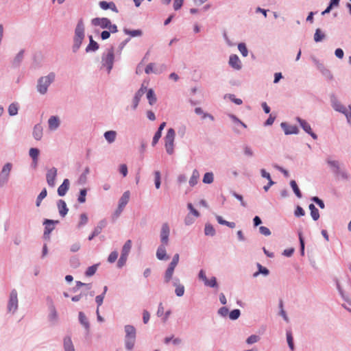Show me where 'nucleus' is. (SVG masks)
I'll list each match as a JSON object with an SVG mask.
<instances>
[{
	"label": "nucleus",
	"mask_w": 351,
	"mask_h": 351,
	"mask_svg": "<svg viewBox=\"0 0 351 351\" xmlns=\"http://www.w3.org/2000/svg\"><path fill=\"white\" fill-rule=\"evenodd\" d=\"M87 194V191L86 189H81L80 191V194L77 198L78 202L82 204L86 202V195Z\"/></svg>",
	"instance_id": "60"
},
{
	"label": "nucleus",
	"mask_w": 351,
	"mask_h": 351,
	"mask_svg": "<svg viewBox=\"0 0 351 351\" xmlns=\"http://www.w3.org/2000/svg\"><path fill=\"white\" fill-rule=\"evenodd\" d=\"M74 35L82 39L85 38V27L82 19L78 21L75 28Z\"/></svg>",
	"instance_id": "22"
},
{
	"label": "nucleus",
	"mask_w": 351,
	"mask_h": 351,
	"mask_svg": "<svg viewBox=\"0 0 351 351\" xmlns=\"http://www.w3.org/2000/svg\"><path fill=\"white\" fill-rule=\"evenodd\" d=\"M259 340V336L256 335H252L246 339V343L249 345H251L257 343Z\"/></svg>",
	"instance_id": "62"
},
{
	"label": "nucleus",
	"mask_w": 351,
	"mask_h": 351,
	"mask_svg": "<svg viewBox=\"0 0 351 351\" xmlns=\"http://www.w3.org/2000/svg\"><path fill=\"white\" fill-rule=\"evenodd\" d=\"M175 268L176 267H172L171 265L168 266L167 270L165 271V275H164V279H165V282L168 283L172 279Z\"/></svg>",
	"instance_id": "38"
},
{
	"label": "nucleus",
	"mask_w": 351,
	"mask_h": 351,
	"mask_svg": "<svg viewBox=\"0 0 351 351\" xmlns=\"http://www.w3.org/2000/svg\"><path fill=\"white\" fill-rule=\"evenodd\" d=\"M132 248V241L131 240H128L125 244L123 245L122 250H121V254L123 255L128 256L129 255V253Z\"/></svg>",
	"instance_id": "49"
},
{
	"label": "nucleus",
	"mask_w": 351,
	"mask_h": 351,
	"mask_svg": "<svg viewBox=\"0 0 351 351\" xmlns=\"http://www.w3.org/2000/svg\"><path fill=\"white\" fill-rule=\"evenodd\" d=\"M194 112L196 114L201 116L202 119H208L212 121L215 120L214 117L211 114L204 112L200 107L195 108Z\"/></svg>",
	"instance_id": "33"
},
{
	"label": "nucleus",
	"mask_w": 351,
	"mask_h": 351,
	"mask_svg": "<svg viewBox=\"0 0 351 351\" xmlns=\"http://www.w3.org/2000/svg\"><path fill=\"white\" fill-rule=\"evenodd\" d=\"M23 58V51H21L20 52H19L16 54V56L14 58L13 64L15 66H19L20 64V63L21 62Z\"/></svg>",
	"instance_id": "61"
},
{
	"label": "nucleus",
	"mask_w": 351,
	"mask_h": 351,
	"mask_svg": "<svg viewBox=\"0 0 351 351\" xmlns=\"http://www.w3.org/2000/svg\"><path fill=\"white\" fill-rule=\"evenodd\" d=\"M326 162L334 174L337 173V172L341 169V165L339 161L335 160L330 156L326 159Z\"/></svg>",
	"instance_id": "17"
},
{
	"label": "nucleus",
	"mask_w": 351,
	"mask_h": 351,
	"mask_svg": "<svg viewBox=\"0 0 351 351\" xmlns=\"http://www.w3.org/2000/svg\"><path fill=\"white\" fill-rule=\"evenodd\" d=\"M199 178V171L197 169H193L191 176L189 181V185L191 186H195L198 182Z\"/></svg>",
	"instance_id": "36"
},
{
	"label": "nucleus",
	"mask_w": 351,
	"mask_h": 351,
	"mask_svg": "<svg viewBox=\"0 0 351 351\" xmlns=\"http://www.w3.org/2000/svg\"><path fill=\"white\" fill-rule=\"evenodd\" d=\"M58 319L59 316L55 305H49L48 315L49 321L52 324H56L58 321Z\"/></svg>",
	"instance_id": "21"
},
{
	"label": "nucleus",
	"mask_w": 351,
	"mask_h": 351,
	"mask_svg": "<svg viewBox=\"0 0 351 351\" xmlns=\"http://www.w3.org/2000/svg\"><path fill=\"white\" fill-rule=\"evenodd\" d=\"M204 286L217 289L219 288V284L217 282V278L214 276H210L205 283Z\"/></svg>",
	"instance_id": "37"
},
{
	"label": "nucleus",
	"mask_w": 351,
	"mask_h": 351,
	"mask_svg": "<svg viewBox=\"0 0 351 351\" xmlns=\"http://www.w3.org/2000/svg\"><path fill=\"white\" fill-rule=\"evenodd\" d=\"M170 226L167 222H165L161 225L160 230V241L161 243L169 245L170 236Z\"/></svg>",
	"instance_id": "9"
},
{
	"label": "nucleus",
	"mask_w": 351,
	"mask_h": 351,
	"mask_svg": "<svg viewBox=\"0 0 351 351\" xmlns=\"http://www.w3.org/2000/svg\"><path fill=\"white\" fill-rule=\"evenodd\" d=\"M98 266H99V264H95V265L88 267L85 272V275L86 276H93L96 273Z\"/></svg>",
	"instance_id": "55"
},
{
	"label": "nucleus",
	"mask_w": 351,
	"mask_h": 351,
	"mask_svg": "<svg viewBox=\"0 0 351 351\" xmlns=\"http://www.w3.org/2000/svg\"><path fill=\"white\" fill-rule=\"evenodd\" d=\"M47 195V191L46 189H43L39 195L36 197V206L39 207L41 204L43 199H44Z\"/></svg>",
	"instance_id": "48"
},
{
	"label": "nucleus",
	"mask_w": 351,
	"mask_h": 351,
	"mask_svg": "<svg viewBox=\"0 0 351 351\" xmlns=\"http://www.w3.org/2000/svg\"><path fill=\"white\" fill-rule=\"evenodd\" d=\"M58 223V221L45 219L43 223V224L45 225L44 236L46 237L47 235H49L54 229V225Z\"/></svg>",
	"instance_id": "27"
},
{
	"label": "nucleus",
	"mask_w": 351,
	"mask_h": 351,
	"mask_svg": "<svg viewBox=\"0 0 351 351\" xmlns=\"http://www.w3.org/2000/svg\"><path fill=\"white\" fill-rule=\"evenodd\" d=\"M228 65L235 71H240L243 67L242 62L237 54L229 56Z\"/></svg>",
	"instance_id": "13"
},
{
	"label": "nucleus",
	"mask_w": 351,
	"mask_h": 351,
	"mask_svg": "<svg viewBox=\"0 0 351 351\" xmlns=\"http://www.w3.org/2000/svg\"><path fill=\"white\" fill-rule=\"evenodd\" d=\"M19 105L17 102L10 104L8 108V112L10 116H15L18 114Z\"/></svg>",
	"instance_id": "39"
},
{
	"label": "nucleus",
	"mask_w": 351,
	"mask_h": 351,
	"mask_svg": "<svg viewBox=\"0 0 351 351\" xmlns=\"http://www.w3.org/2000/svg\"><path fill=\"white\" fill-rule=\"evenodd\" d=\"M238 49L243 57H247L248 56V50L245 43H239Z\"/></svg>",
	"instance_id": "58"
},
{
	"label": "nucleus",
	"mask_w": 351,
	"mask_h": 351,
	"mask_svg": "<svg viewBox=\"0 0 351 351\" xmlns=\"http://www.w3.org/2000/svg\"><path fill=\"white\" fill-rule=\"evenodd\" d=\"M325 37H326L325 34L324 32H322V31L320 29L317 28L315 30V32L314 36H313L315 42H316V43L321 42L325 38Z\"/></svg>",
	"instance_id": "45"
},
{
	"label": "nucleus",
	"mask_w": 351,
	"mask_h": 351,
	"mask_svg": "<svg viewBox=\"0 0 351 351\" xmlns=\"http://www.w3.org/2000/svg\"><path fill=\"white\" fill-rule=\"evenodd\" d=\"M228 116L229 117V118L232 120V121L234 124L238 125H241L244 128H247V125L243 121H241L238 117H237L235 115H234L232 114H228Z\"/></svg>",
	"instance_id": "53"
},
{
	"label": "nucleus",
	"mask_w": 351,
	"mask_h": 351,
	"mask_svg": "<svg viewBox=\"0 0 351 351\" xmlns=\"http://www.w3.org/2000/svg\"><path fill=\"white\" fill-rule=\"evenodd\" d=\"M187 208L189 210V213L188 214H191L196 219L198 218L200 216V213L198 210H197L193 206L191 203L187 204Z\"/></svg>",
	"instance_id": "54"
},
{
	"label": "nucleus",
	"mask_w": 351,
	"mask_h": 351,
	"mask_svg": "<svg viewBox=\"0 0 351 351\" xmlns=\"http://www.w3.org/2000/svg\"><path fill=\"white\" fill-rule=\"evenodd\" d=\"M14 164L11 162H6L3 164L0 169V188L6 186L12 177Z\"/></svg>",
	"instance_id": "6"
},
{
	"label": "nucleus",
	"mask_w": 351,
	"mask_h": 351,
	"mask_svg": "<svg viewBox=\"0 0 351 351\" xmlns=\"http://www.w3.org/2000/svg\"><path fill=\"white\" fill-rule=\"evenodd\" d=\"M335 175L342 180H347L350 178V174L346 170L341 169Z\"/></svg>",
	"instance_id": "57"
},
{
	"label": "nucleus",
	"mask_w": 351,
	"mask_h": 351,
	"mask_svg": "<svg viewBox=\"0 0 351 351\" xmlns=\"http://www.w3.org/2000/svg\"><path fill=\"white\" fill-rule=\"evenodd\" d=\"M173 286L175 287V293L178 297H182L184 294L185 288L183 285L180 282L178 278H175L173 281Z\"/></svg>",
	"instance_id": "24"
},
{
	"label": "nucleus",
	"mask_w": 351,
	"mask_h": 351,
	"mask_svg": "<svg viewBox=\"0 0 351 351\" xmlns=\"http://www.w3.org/2000/svg\"><path fill=\"white\" fill-rule=\"evenodd\" d=\"M154 175V184L156 189H159L161 185V173L159 171H155Z\"/></svg>",
	"instance_id": "50"
},
{
	"label": "nucleus",
	"mask_w": 351,
	"mask_h": 351,
	"mask_svg": "<svg viewBox=\"0 0 351 351\" xmlns=\"http://www.w3.org/2000/svg\"><path fill=\"white\" fill-rule=\"evenodd\" d=\"M295 119L305 132L308 134L313 139L316 140L317 138V134L312 131L311 125L306 120L300 117H296Z\"/></svg>",
	"instance_id": "14"
},
{
	"label": "nucleus",
	"mask_w": 351,
	"mask_h": 351,
	"mask_svg": "<svg viewBox=\"0 0 351 351\" xmlns=\"http://www.w3.org/2000/svg\"><path fill=\"white\" fill-rule=\"evenodd\" d=\"M61 121L58 116L53 115L47 120L48 130L50 132L56 131L60 126Z\"/></svg>",
	"instance_id": "15"
},
{
	"label": "nucleus",
	"mask_w": 351,
	"mask_h": 351,
	"mask_svg": "<svg viewBox=\"0 0 351 351\" xmlns=\"http://www.w3.org/2000/svg\"><path fill=\"white\" fill-rule=\"evenodd\" d=\"M123 210V208L118 206L116 210L113 212V213L111 215L112 220L116 221L119 217Z\"/></svg>",
	"instance_id": "59"
},
{
	"label": "nucleus",
	"mask_w": 351,
	"mask_h": 351,
	"mask_svg": "<svg viewBox=\"0 0 351 351\" xmlns=\"http://www.w3.org/2000/svg\"><path fill=\"white\" fill-rule=\"evenodd\" d=\"M216 233L214 227L210 223H206L204 228V234L206 236L213 237Z\"/></svg>",
	"instance_id": "47"
},
{
	"label": "nucleus",
	"mask_w": 351,
	"mask_h": 351,
	"mask_svg": "<svg viewBox=\"0 0 351 351\" xmlns=\"http://www.w3.org/2000/svg\"><path fill=\"white\" fill-rule=\"evenodd\" d=\"M196 218L194 217L191 214H187L184 219V223L186 226H191L195 223Z\"/></svg>",
	"instance_id": "56"
},
{
	"label": "nucleus",
	"mask_w": 351,
	"mask_h": 351,
	"mask_svg": "<svg viewBox=\"0 0 351 351\" xmlns=\"http://www.w3.org/2000/svg\"><path fill=\"white\" fill-rule=\"evenodd\" d=\"M56 75L54 72H50L47 75L40 77L36 82V89L40 95H45L49 86L55 82Z\"/></svg>",
	"instance_id": "3"
},
{
	"label": "nucleus",
	"mask_w": 351,
	"mask_h": 351,
	"mask_svg": "<svg viewBox=\"0 0 351 351\" xmlns=\"http://www.w3.org/2000/svg\"><path fill=\"white\" fill-rule=\"evenodd\" d=\"M91 25L95 27H99L103 29H108L112 32V34L118 32L117 25L112 23L111 21L106 17H96L91 20Z\"/></svg>",
	"instance_id": "5"
},
{
	"label": "nucleus",
	"mask_w": 351,
	"mask_h": 351,
	"mask_svg": "<svg viewBox=\"0 0 351 351\" xmlns=\"http://www.w3.org/2000/svg\"><path fill=\"white\" fill-rule=\"evenodd\" d=\"M32 136L36 141H40L43 136V128L40 123L36 124L33 128Z\"/></svg>",
	"instance_id": "25"
},
{
	"label": "nucleus",
	"mask_w": 351,
	"mask_h": 351,
	"mask_svg": "<svg viewBox=\"0 0 351 351\" xmlns=\"http://www.w3.org/2000/svg\"><path fill=\"white\" fill-rule=\"evenodd\" d=\"M290 186L291 187V189H293L294 193L295 194V195L298 197V198H301L302 197V193L300 191V189L299 187L297 185V183L295 180H291L290 182Z\"/></svg>",
	"instance_id": "52"
},
{
	"label": "nucleus",
	"mask_w": 351,
	"mask_h": 351,
	"mask_svg": "<svg viewBox=\"0 0 351 351\" xmlns=\"http://www.w3.org/2000/svg\"><path fill=\"white\" fill-rule=\"evenodd\" d=\"M214 181V174L213 172H206L204 173L202 182L204 184H211Z\"/></svg>",
	"instance_id": "51"
},
{
	"label": "nucleus",
	"mask_w": 351,
	"mask_h": 351,
	"mask_svg": "<svg viewBox=\"0 0 351 351\" xmlns=\"http://www.w3.org/2000/svg\"><path fill=\"white\" fill-rule=\"evenodd\" d=\"M117 133L114 130H108L104 132V137L109 144L113 143L117 138Z\"/></svg>",
	"instance_id": "32"
},
{
	"label": "nucleus",
	"mask_w": 351,
	"mask_h": 351,
	"mask_svg": "<svg viewBox=\"0 0 351 351\" xmlns=\"http://www.w3.org/2000/svg\"><path fill=\"white\" fill-rule=\"evenodd\" d=\"M57 207H58V213H59L60 215L62 217H64L67 215L68 211H69V209L67 208L65 201L63 199H59L57 202Z\"/></svg>",
	"instance_id": "28"
},
{
	"label": "nucleus",
	"mask_w": 351,
	"mask_h": 351,
	"mask_svg": "<svg viewBox=\"0 0 351 351\" xmlns=\"http://www.w3.org/2000/svg\"><path fill=\"white\" fill-rule=\"evenodd\" d=\"M58 170L56 167H51L47 170L46 173V181L49 186L53 188L56 186V180Z\"/></svg>",
	"instance_id": "11"
},
{
	"label": "nucleus",
	"mask_w": 351,
	"mask_h": 351,
	"mask_svg": "<svg viewBox=\"0 0 351 351\" xmlns=\"http://www.w3.org/2000/svg\"><path fill=\"white\" fill-rule=\"evenodd\" d=\"M83 40L84 39L74 35L73 44L72 47V50L74 53H76L79 50L82 45Z\"/></svg>",
	"instance_id": "40"
},
{
	"label": "nucleus",
	"mask_w": 351,
	"mask_h": 351,
	"mask_svg": "<svg viewBox=\"0 0 351 351\" xmlns=\"http://www.w3.org/2000/svg\"><path fill=\"white\" fill-rule=\"evenodd\" d=\"M29 156L32 159L30 167L36 169L38 165L40 150L36 147H32L29 149Z\"/></svg>",
	"instance_id": "12"
},
{
	"label": "nucleus",
	"mask_w": 351,
	"mask_h": 351,
	"mask_svg": "<svg viewBox=\"0 0 351 351\" xmlns=\"http://www.w3.org/2000/svg\"><path fill=\"white\" fill-rule=\"evenodd\" d=\"M256 267L258 268V271L253 274L254 278L258 277L260 274H262L264 276H267L269 274V269L262 266L260 263H257Z\"/></svg>",
	"instance_id": "34"
},
{
	"label": "nucleus",
	"mask_w": 351,
	"mask_h": 351,
	"mask_svg": "<svg viewBox=\"0 0 351 351\" xmlns=\"http://www.w3.org/2000/svg\"><path fill=\"white\" fill-rule=\"evenodd\" d=\"M146 91H147V87L145 86L143 84H142L141 88L135 93V95L132 99V109L133 110L136 109L141 97L146 93Z\"/></svg>",
	"instance_id": "16"
},
{
	"label": "nucleus",
	"mask_w": 351,
	"mask_h": 351,
	"mask_svg": "<svg viewBox=\"0 0 351 351\" xmlns=\"http://www.w3.org/2000/svg\"><path fill=\"white\" fill-rule=\"evenodd\" d=\"M123 32L126 35H129L131 37H140L143 35V32L141 29L130 30L128 29H124Z\"/></svg>",
	"instance_id": "43"
},
{
	"label": "nucleus",
	"mask_w": 351,
	"mask_h": 351,
	"mask_svg": "<svg viewBox=\"0 0 351 351\" xmlns=\"http://www.w3.org/2000/svg\"><path fill=\"white\" fill-rule=\"evenodd\" d=\"M168 245H165L161 243L157 248L156 256V258L160 261H165L168 259V256L167 255V250L166 247Z\"/></svg>",
	"instance_id": "20"
},
{
	"label": "nucleus",
	"mask_w": 351,
	"mask_h": 351,
	"mask_svg": "<svg viewBox=\"0 0 351 351\" xmlns=\"http://www.w3.org/2000/svg\"><path fill=\"white\" fill-rule=\"evenodd\" d=\"M88 38L89 44L86 47V52L90 53L97 51L99 48V44L93 40V36L91 35L88 36Z\"/></svg>",
	"instance_id": "30"
},
{
	"label": "nucleus",
	"mask_w": 351,
	"mask_h": 351,
	"mask_svg": "<svg viewBox=\"0 0 351 351\" xmlns=\"http://www.w3.org/2000/svg\"><path fill=\"white\" fill-rule=\"evenodd\" d=\"M90 172L89 167H86L83 173L78 178V183L80 184H84L87 181V176Z\"/></svg>",
	"instance_id": "44"
},
{
	"label": "nucleus",
	"mask_w": 351,
	"mask_h": 351,
	"mask_svg": "<svg viewBox=\"0 0 351 351\" xmlns=\"http://www.w3.org/2000/svg\"><path fill=\"white\" fill-rule=\"evenodd\" d=\"M78 320H79L80 324L84 328L86 333H88L90 332V326L88 319L84 312H82V311L79 312Z\"/></svg>",
	"instance_id": "19"
},
{
	"label": "nucleus",
	"mask_w": 351,
	"mask_h": 351,
	"mask_svg": "<svg viewBox=\"0 0 351 351\" xmlns=\"http://www.w3.org/2000/svg\"><path fill=\"white\" fill-rule=\"evenodd\" d=\"M330 103L335 111L341 113L345 117L350 112L348 107L346 108L336 97H331Z\"/></svg>",
	"instance_id": "8"
},
{
	"label": "nucleus",
	"mask_w": 351,
	"mask_h": 351,
	"mask_svg": "<svg viewBox=\"0 0 351 351\" xmlns=\"http://www.w3.org/2000/svg\"><path fill=\"white\" fill-rule=\"evenodd\" d=\"M70 186V181L66 178L63 180L62 184L58 188V194L60 197H63L66 195Z\"/></svg>",
	"instance_id": "26"
},
{
	"label": "nucleus",
	"mask_w": 351,
	"mask_h": 351,
	"mask_svg": "<svg viewBox=\"0 0 351 351\" xmlns=\"http://www.w3.org/2000/svg\"><path fill=\"white\" fill-rule=\"evenodd\" d=\"M337 289L342 298L351 306V280L348 278H341L335 280Z\"/></svg>",
	"instance_id": "2"
},
{
	"label": "nucleus",
	"mask_w": 351,
	"mask_h": 351,
	"mask_svg": "<svg viewBox=\"0 0 351 351\" xmlns=\"http://www.w3.org/2000/svg\"><path fill=\"white\" fill-rule=\"evenodd\" d=\"M241 315V311L239 309H234L230 311L229 313V317L232 320H236Z\"/></svg>",
	"instance_id": "64"
},
{
	"label": "nucleus",
	"mask_w": 351,
	"mask_h": 351,
	"mask_svg": "<svg viewBox=\"0 0 351 351\" xmlns=\"http://www.w3.org/2000/svg\"><path fill=\"white\" fill-rule=\"evenodd\" d=\"M124 338L136 337V329L131 324L124 326Z\"/></svg>",
	"instance_id": "29"
},
{
	"label": "nucleus",
	"mask_w": 351,
	"mask_h": 351,
	"mask_svg": "<svg viewBox=\"0 0 351 351\" xmlns=\"http://www.w3.org/2000/svg\"><path fill=\"white\" fill-rule=\"evenodd\" d=\"M280 127L286 135L298 134L299 133V129L297 126L289 125L286 122L281 123Z\"/></svg>",
	"instance_id": "18"
},
{
	"label": "nucleus",
	"mask_w": 351,
	"mask_h": 351,
	"mask_svg": "<svg viewBox=\"0 0 351 351\" xmlns=\"http://www.w3.org/2000/svg\"><path fill=\"white\" fill-rule=\"evenodd\" d=\"M115 62L114 50L112 47L106 49L101 56L99 69L109 75Z\"/></svg>",
	"instance_id": "1"
},
{
	"label": "nucleus",
	"mask_w": 351,
	"mask_h": 351,
	"mask_svg": "<svg viewBox=\"0 0 351 351\" xmlns=\"http://www.w3.org/2000/svg\"><path fill=\"white\" fill-rule=\"evenodd\" d=\"M19 308V293L16 289H12L8 293L6 303V313L8 315H15Z\"/></svg>",
	"instance_id": "4"
},
{
	"label": "nucleus",
	"mask_w": 351,
	"mask_h": 351,
	"mask_svg": "<svg viewBox=\"0 0 351 351\" xmlns=\"http://www.w3.org/2000/svg\"><path fill=\"white\" fill-rule=\"evenodd\" d=\"M176 137V132L173 128L168 129L167 134L165 136V148L169 155H172L174 153V141Z\"/></svg>",
	"instance_id": "7"
},
{
	"label": "nucleus",
	"mask_w": 351,
	"mask_h": 351,
	"mask_svg": "<svg viewBox=\"0 0 351 351\" xmlns=\"http://www.w3.org/2000/svg\"><path fill=\"white\" fill-rule=\"evenodd\" d=\"M147 99H148L149 104L152 106L156 102V97L153 89H147Z\"/></svg>",
	"instance_id": "41"
},
{
	"label": "nucleus",
	"mask_w": 351,
	"mask_h": 351,
	"mask_svg": "<svg viewBox=\"0 0 351 351\" xmlns=\"http://www.w3.org/2000/svg\"><path fill=\"white\" fill-rule=\"evenodd\" d=\"M62 341L64 351H76L70 335L64 336Z\"/></svg>",
	"instance_id": "23"
},
{
	"label": "nucleus",
	"mask_w": 351,
	"mask_h": 351,
	"mask_svg": "<svg viewBox=\"0 0 351 351\" xmlns=\"http://www.w3.org/2000/svg\"><path fill=\"white\" fill-rule=\"evenodd\" d=\"M88 221V217L87 214L82 213L80 215V220L77 225V228L78 229L82 228V227H84L85 225L87 224Z\"/></svg>",
	"instance_id": "42"
},
{
	"label": "nucleus",
	"mask_w": 351,
	"mask_h": 351,
	"mask_svg": "<svg viewBox=\"0 0 351 351\" xmlns=\"http://www.w3.org/2000/svg\"><path fill=\"white\" fill-rule=\"evenodd\" d=\"M167 69L165 64H156L155 63H149L148 64L145 69V72L146 74L154 73L156 75H159L165 71Z\"/></svg>",
	"instance_id": "10"
},
{
	"label": "nucleus",
	"mask_w": 351,
	"mask_h": 351,
	"mask_svg": "<svg viewBox=\"0 0 351 351\" xmlns=\"http://www.w3.org/2000/svg\"><path fill=\"white\" fill-rule=\"evenodd\" d=\"M198 279L201 280L204 285L207 282L208 278L206 276V271L204 269H200L198 273Z\"/></svg>",
	"instance_id": "63"
},
{
	"label": "nucleus",
	"mask_w": 351,
	"mask_h": 351,
	"mask_svg": "<svg viewBox=\"0 0 351 351\" xmlns=\"http://www.w3.org/2000/svg\"><path fill=\"white\" fill-rule=\"evenodd\" d=\"M106 225L107 221L106 219L100 220L93 230L95 231V233L99 235L101 232L103 228H104L106 226Z\"/></svg>",
	"instance_id": "46"
},
{
	"label": "nucleus",
	"mask_w": 351,
	"mask_h": 351,
	"mask_svg": "<svg viewBox=\"0 0 351 351\" xmlns=\"http://www.w3.org/2000/svg\"><path fill=\"white\" fill-rule=\"evenodd\" d=\"M130 198V192L129 191H125L119 199L118 206L124 209L129 202Z\"/></svg>",
	"instance_id": "31"
},
{
	"label": "nucleus",
	"mask_w": 351,
	"mask_h": 351,
	"mask_svg": "<svg viewBox=\"0 0 351 351\" xmlns=\"http://www.w3.org/2000/svg\"><path fill=\"white\" fill-rule=\"evenodd\" d=\"M136 337L124 338L125 348L128 351H132L135 346Z\"/></svg>",
	"instance_id": "35"
}]
</instances>
